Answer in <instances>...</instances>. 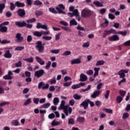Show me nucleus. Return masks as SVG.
<instances>
[{"instance_id":"4468645a","label":"nucleus","mask_w":130,"mask_h":130,"mask_svg":"<svg viewBox=\"0 0 130 130\" xmlns=\"http://www.w3.org/2000/svg\"><path fill=\"white\" fill-rule=\"evenodd\" d=\"M15 25L18 26V27H25L26 26V22L23 21L22 22L21 21H16Z\"/></svg>"},{"instance_id":"5701e85b","label":"nucleus","mask_w":130,"mask_h":130,"mask_svg":"<svg viewBox=\"0 0 130 130\" xmlns=\"http://www.w3.org/2000/svg\"><path fill=\"white\" fill-rule=\"evenodd\" d=\"M4 57H6V58H11V57H12V54L10 53L9 50H7L6 51L4 54Z\"/></svg>"},{"instance_id":"f704fd0d","label":"nucleus","mask_w":130,"mask_h":130,"mask_svg":"<svg viewBox=\"0 0 130 130\" xmlns=\"http://www.w3.org/2000/svg\"><path fill=\"white\" fill-rule=\"evenodd\" d=\"M73 98H74L75 100H80L82 96L81 95H79L78 94H75L73 95Z\"/></svg>"},{"instance_id":"c9c22d12","label":"nucleus","mask_w":130,"mask_h":130,"mask_svg":"<svg viewBox=\"0 0 130 130\" xmlns=\"http://www.w3.org/2000/svg\"><path fill=\"white\" fill-rule=\"evenodd\" d=\"M34 5L35 6H42V2H40L39 0H37L34 2Z\"/></svg>"},{"instance_id":"4be33fe9","label":"nucleus","mask_w":130,"mask_h":130,"mask_svg":"<svg viewBox=\"0 0 130 130\" xmlns=\"http://www.w3.org/2000/svg\"><path fill=\"white\" fill-rule=\"evenodd\" d=\"M23 60H24V61H26V62H29V63H31L34 61V59H33V57H30L29 58H23Z\"/></svg>"},{"instance_id":"bf43d9fd","label":"nucleus","mask_w":130,"mask_h":130,"mask_svg":"<svg viewBox=\"0 0 130 130\" xmlns=\"http://www.w3.org/2000/svg\"><path fill=\"white\" fill-rule=\"evenodd\" d=\"M51 65V62H50V61H49L47 62V65L45 66V69H46V70H49V68H50Z\"/></svg>"},{"instance_id":"680f3d73","label":"nucleus","mask_w":130,"mask_h":130,"mask_svg":"<svg viewBox=\"0 0 130 130\" xmlns=\"http://www.w3.org/2000/svg\"><path fill=\"white\" fill-rule=\"evenodd\" d=\"M93 73L94 72H93V70H89L86 72V74L88 76H93Z\"/></svg>"},{"instance_id":"8fccbe9b","label":"nucleus","mask_w":130,"mask_h":130,"mask_svg":"<svg viewBox=\"0 0 130 130\" xmlns=\"http://www.w3.org/2000/svg\"><path fill=\"white\" fill-rule=\"evenodd\" d=\"M42 15H43V12L41 11H37L36 12V15L37 17H39V16H42Z\"/></svg>"},{"instance_id":"a211bd4d","label":"nucleus","mask_w":130,"mask_h":130,"mask_svg":"<svg viewBox=\"0 0 130 130\" xmlns=\"http://www.w3.org/2000/svg\"><path fill=\"white\" fill-rule=\"evenodd\" d=\"M10 123L13 126H18L19 125V121L18 119L13 120Z\"/></svg>"},{"instance_id":"a18cd8bd","label":"nucleus","mask_w":130,"mask_h":130,"mask_svg":"<svg viewBox=\"0 0 130 130\" xmlns=\"http://www.w3.org/2000/svg\"><path fill=\"white\" fill-rule=\"evenodd\" d=\"M103 110L104 111H105L106 113H113V111L111 109H105Z\"/></svg>"},{"instance_id":"0e129e2a","label":"nucleus","mask_w":130,"mask_h":130,"mask_svg":"<svg viewBox=\"0 0 130 130\" xmlns=\"http://www.w3.org/2000/svg\"><path fill=\"white\" fill-rule=\"evenodd\" d=\"M73 15L75 16L80 15V13H79V11L78 10V9H75L73 11Z\"/></svg>"},{"instance_id":"0eeeda50","label":"nucleus","mask_w":130,"mask_h":130,"mask_svg":"<svg viewBox=\"0 0 130 130\" xmlns=\"http://www.w3.org/2000/svg\"><path fill=\"white\" fill-rule=\"evenodd\" d=\"M15 38L17 43H22V42H24V37L22 36L21 33H17L15 36Z\"/></svg>"},{"instance_id":"2f4dec72","label":"nucleus","mask_w":130,"mask_h":130,"mask_svg":"<svg viewBox=\"0 0 130 130\" xmlns=\"http://www.w3.org/2000/svg\"><path fill=\"white\" fill-rule=\"evenodd\" d=\"M53 102L54 105H58V103H59V99H58V98H54Z\"/></svg>"},{"instance_id":"6ab92c4d","label":"nucleus","mask_w":130,"mask_h":130,"mask_svg":"<svg viewBox=\"0 0 130 130\" xmlns=\"http://www.w3.org/2000/svg\"><path fill=\"white\" fill-rule=\"evenodd\" d=\"M72 64H79L81 63V59H75L71 61Z\"/></svg>"},{"instance_id":"f257e3e1","label":"nucleus","mask_w":130,"mask_h":130,"mask_svg":"<svg viewBox=\"0 0 130 130\" xmlns=\"http://www.w3.org/2000/svg\"><path fill=\"white\" fill-rule=\"evenodd\" d=\"M58 110H63L66 116H69L70 114H72L73 112V108L70 107V105H66V101H62L59 107L58 108Z\"/></svg>"},{"instance_id":"37998d69","label":"nucleus","mask_w":130,"mask_h":130,"mask_svg":"<svg viewBox=\"0 0 130 130\" xmlns=\"http://www.w3.org/2000/svg\"><path fill=\"white\" fill-rule=\"evenodd\" d=\"M61 35V32H58L55 35V40L56 41H57V40H59Z\"/></svg>"},{"instance_id":"7c9ffc66","label":"nucleus","mask_w":130,"mask_h":130,"mask_svg":"<svg viewBox=\"0 0 130 130\" xmlns=\"http://www.w3.org/2000/svg\"><path fill=\"white\" fill-rule=\"evenodd\" d=\"M50 103H47L41 106L40 108H48V107H50Z\"/></svg>"},{"instance_id":"864d4df0","label":"nucleus","mask_w":130,"mask_h":130,"mask_svg":"<svg viewBox=\"0 0 130 130\" xmlns=\"http://www.w3.org/2000/svg\"><path fill=\"white\" fill-rule=\"evenodd\" d=\"M119 93L121 96H122V97H124V95H125V94H126V91L122 90H120Z\"/></svg>"},{"instance_id":"de8ad7c7","label":"nucleus","mask_w":130,"mask_h":130,"mask_svg":"<svg viewBox=\"0 0 130 130\" xmlns=\"http://www.w3.org/2000/svg\"><path fill=\"white\" fill-rule=\"evenodd\" d=\"M70 54H72V52L70 51H66L62 54L63 56H68V55H70Z\"/></svg>"},{"instance_id":"09e8293b","label":"nucleus","mask_w":130,"mask_h":130,"mask_svg":"<svg viewBox=\"0 0 130 130\" xmlns=\"http://www.w3.org/2000/svg\"><path fill=\"white\" fill-rule=\"evenodd\" d=\"M51 53H54L55 54H57L59 52V49H52L50 50Z\"/></svg>"},{"instance_id":"ea45409f","label":"nucleus","mask_w":130,"mask_h":130,"mask_svg":"<svg viewBox=\"0 0 130 130\" xmlns=\"http://www.w3.org/2000/svg\"><path fill=\"white\" fill-rule=\"evenodd\" d=\"M15 67L16 68H21V67H22V61H18L17 62L15 63Z\"/></svg>"},{"instance_id":"473e14b6","label":"nucleus","mask_w":130,"mask_h":130,"mask_svg":"<svg viewBox=\"0 0 130 130\" xmlns=\"http://www.w3.org/2000/svg\"><path fill=\"white\" fill-rule=\"evenodd\" d=\"M49 11L50 13H52V14H57V12H58L56 11L55 8H49Z\"/></svg>"},{"instance_id":"5fc2aeb1","label":"nucleus","mask_w":130,"mask_h":130,"mask_svg":"<svg viewBox=\"0 0 130 130\" xmlns=\"http://www.w3.org/2000/svg\"><path fill=\"white\" fill-rule=\"evenodd\" d=\"M3 79L4 80H12L13 79V77L9 76L8 75H5L3 77Z\"/></svg>"},{"instance_id":"20e7f679","label":"nucleus","mask_w":130,"mask_h":130,"mask_svg":"<svg viewBox=\"0 0 130 130\" xmlns=\"http://www.w3.org/2000/svg\"><path fill=\"white\" fill-rule=\"evenodd\" d=\"M116 34V31L115 29H111L109 30L106 29L104 30L103 37V38H105L107 36V35H110V34Z\"/></svg>"},{"instance_id":"f3484780","label":"nucleus","mask_w":130,"mask_h":130,"mask_svg":"<svg viewBox=\"0 0 130 130\" xmlns=\"http://www.w3.org/2000/svg\"><path fill=\"white\" fill-rule=\"evenodd\" d=\"M100 94V91H95L92 94H91V98H96V97H99Z\"/></svg>"},{"instance_id":"c85d7f7f","label":"nucleus","mask_w":130,"mask_h":130,"mask_svg":"<svg viewBox=\"0 0 130 130\" xmlns=\"http://www.w3.org/2000/svg\"><path fill=\"white\" fill-rule=\"evenodd\" d=\"M49 82L51 85L55 84L56 83V78L55 77H54L49 80Z\"/></svg>"},{"instance_id":"603ef678","label":"nucleus","mask_w":130,"mask_h":130,"mask_svg":"<svg viewBox=\"0 0 130 130\" xmlns=\"http://www.w3.org/2000/svg\"><path fill=\"white\" fill-rule=\"evenodd\" d=\"M71 88H72V89H73V90H75V89H79V88H80V86L79 85V84H73V85H72Z\"/></svg>"},{"instance_id":"f8f14e48","label":"nucleus","mask_w":130,"mask_h":130,"mask_svg":"<svg viewBox=\"0 0 130 130\" xmlns=\"http://www.w3.org/2000/svg\"><path fill=\"white\" fill-rule=\"evenodd\" d=\"M36 59L41 66H44V64L45 63V61L42 59V58H40L39 56H36Z\"/></svg>"},{"instance_id":"3c124183","label":"nucleus","mask_w":130,"mask_h":130,"mask_svg":"<svg viewBox=\"0 0 130 130\" xmlns=\"http://www.w3.org/2000/svg\"><path fill=\"white\" fill-rule=\"evenodd\" d=\"M123 99L121 96H118L116 98V101H117V103H120V102H121V101H122Z\"/></svg>"},{"instance_id":"4c0bfd02","label":"nucleus","mask_w":130,"mask_h":130,"mask_svg":"<svg viewBox=\"0 0 130 130\" xmlns=\"http://www.w3.org/2000/svg\"><path fill=\"white\" fill-rule=\"evenodd\" d=\"M61 28L64 31H67V32H72V29L70 28V27L61 26Z\"/></svg>"},{"instance_id":"b1692460","label":"nucleus","mask_w":130,"mask_h":130,"mask_svg":"<svg viewBox=\"0 0 130 130\" xmlns=\"http://www.w3.org/2000/svg\"><path fill=\"white\" fill-rule=\"evenodd\" d=\"M34 36H36V37H41L42 36V31H36L33 33Z\"/></svg>"},{"instance_id":"58836bf2","label":"nucleus","mask_w":130,"mask_h":130,"mask_svg":"<svg viewBox=\"0 0 130 130\" xmlns=\"http://www.w3.org/2000/svg\"><path fill=\"white\" fill-rule=\"evenodd\" d=\"M5 8H6V5H5V4H0V13H1V14L3 13V10H4V9H5Z\"/></svg>"},{"instance_id":"2eb2a0df","label":"nucleus","mask_w":130,"mask_h":130,"mask_svg":"<svg viewBox=\"0 0 130 130\" xmlns=\"http://www.w3.org/2000/svg\"><path fill=\"white\" fill-rule=\"evenodd\" d=\"M80 78L79 81L80 82H85V81H87V79H88V77L84 74H81L80 76Z\"/></svg>"},{"instance_id":"412c9836","label":"nucleus","mask_w":130,"mask_h":130,"mask_svg":"<svg viewBox=\"0 0 130 130\" xmlns=\"http://www.w3.org/2000/svg\"><path fill=\"white\" fill-rule=\"evenodd\" d=\"M93 5H94V6H96V7H98V8H101L102 7H104L103 4H102V3L99 2V1L93 2Z\"/></svg>"},{"instance_id":"c03bdc74","label":"nucleus","mask_w":130,"mask_h":130,"mask_svg":"<svg viewBox=\"0 0 130 130\" xmlns=\"http://www.w3.org/2000/svg\"><path fill=\"white\" fill-rule=\"evenodd\" d=\"M49 34H50V31L49 30H47L46 31L42 30V35L46 36L47 35H49Z\"/></svg>"},{"instance_id":"052dcab7","label":"nucleus","mask_w":130,"mask_h":130,"mask_svg":"<svg viewBox=\"0 0 130 130\" xmlns=\"http://www.w3.org/2000/svg\"><path fill=\"white\" fill-rule=\"evenodd\" d=\"M129 116V114H128L127 112L124 113L122 116V118H123V119H126V118H127V117Z\"/></svg>"},{"instance_id":"e433bc0d","label":"nucleus","mask_w":130,"mask_h":130,"mask_svg":"<svg viewBox=\"0 0 130 130\" xmlns=\"http://www.w3.org/2000/svg\"><path fill=\"white\" fill-rule=\"evenodd\" d=\"M10 9L11 11H14L15 9H16V5L14 4L13 2L10 3Z\"/></svg>"},{"instance_id":"774afa93","label":"nucleus","mask_w":130,"mask_h":130,"mask_svg":"<svg viewBox=\"0 0 130 130\" xmlns=\"http://www.w3.org/2000/svg\"><path fill=\"white\" fill-rule=\"evenodd\" d=\"M10 102H4L0 104V106H5V105H9Z\"/></svg>"},{"instance_id":"dca6fc26","label":"nucleus","mask_w":130,"mask_h":130,"mask_svg":"<svg viewBox=\"0 0 130 130\" xmlns=\"http://www.w3.org/2000/svg\"><path fill=\"white\" fill-rule=\"evenodd\" d=\"M0 32H2V33H6V32H8V27L0 24Z\"/></svg>"},{"instance_id":"bb28decb","label":"nucleus","mask_w":130,"mask_h":130,"mask_svg":"<svg viewBox=\"0 0 130 130\" xmlns=\"http://www.w3.org/2000/svg\"><path fill=\"white\" fill-rule=\"evenodd\" d=\"M70 26H77L78 25V22L75 19H72L70 21Z\"/></svg>"},{"instance_id":"9d476101","label":"nucleus","mask_w":130,"mask_h":130,"mask_svg":"<svg viewBox=\"0 0 130 130\" xmlns=\"http://www.w3.org/2000/svg\"><path fill=\"white\" fill-rule=\"evenodd\" d=\"M17 15L20 17V18H25V15H26L25 10L23 9H19L17 11Z\"/></svg>"},{"instance_id":"f03ea898","label":"nucleus","mask_w":130,"mask_h":130,"mask_svg":"<svg viewBox=\"0 0 130 130\" xmlns=\"http://www.w3.org/2000/svg\"><path fill=\"white\" fill-rule=\"evenodd\" d=\"M92 14H93V11L89 9H84L82 10L81 16L83 18H89V17H91Z\"/></svg>"},{"instance_id":"e2e57ef3","label":"nucleus","mask_w":130,"mask_h":130,"mask_svg":"<svg viewBox=\"0 0 130 130\" xmlns=\"http://www.w3.org/2000/svg\"><path fill=\"white\" fill-rule=\"evenodd\" d=\"M33 102L35 104H38L39 103V98H34L33 99Z\"/></svg>"},{"instance_id":"423d86ee","label":"nucleus","mask_w":130,"mask_h":130,"mask_svg":"<svg viewBox=\"0 0 130 130\" xmlns=\"http://www.w3.org/2000/svg\"><path fill=\"white\" fill-rule=\"evenodd\" d=\"M45 71L43 69L38 70L35 72V77L37 78H41L43 75H45Z\"/></svg>"},{"instance_id":"a878e982","label":"nucleus","mask_w":130,"mask_h":130,"mask_svg":"<svg viewBox=\"0 0 130 130\" xmlns=\"http://www.w3.org/2000/svg\"><path fill=\"white\" fill-rule=\"evenodd\" d=\"M115 34H120V35H122V36H126L127 31L126 30H124V31H118V32H116Z\"/></svg>"},{"instance_id":"7ed1b4c3","label":"nucleus","mask_w":130,"mask_h":130,"mask_svg":"<svg viewBox=\"0 0 130 130\" xmlns=\"http://www.w3.org/2000/svg\"><path fill=\"white\" fill-rule=\"evenodd\" d=\"M36 44V48L37 50H38L40 53H43V52H44V46L42 45V41H37Z\"/></svg>"},{"instance_id":"49530a36","label":"nucleus","mask_w":130,"mask_h":130,"mask_svg":"<svg viewBox=\"0 0 130 130\" xmlns=\"http://www.w3.org/2000/svg\"><path fill=\"white\" fill-rule=\"evenodd\" d=\"M51 125H52V126H55L56 125H59V122L56 121L55 120H53L51 123Z\"/></svg>"},{"instance_id":"4d7b16f0","label":"nucleus","mask_w":130,"mask_h":130,"mask_svg":"<svg viewBox=\"0 0 130 130\" xmlns=\"http://www.w3.org/2000/svg\"><path fill=\"white\" fill-rule=\"evenodd\" d=\"M72 83L73 82L72 81H70L69 82H66L63 84V87H70V86H71V85H72Z\"/></svg>"},{"instance_id":"79ce46f5","label":"nucleus","mask_w":130,"mask_h":130,"mask_svg":"<svg viewBox=\"0 0 130 130\" xmlns=\"http://www.w3.org/2000/svg\"><path fill=\"white\" fill-rule=\"evenodd\" d=\"M78 122H84L85 121V118L84 117H79L77 118Z\"/></svg>"},{"instance_id":"1a4fd4ad","label":"nucleus","mask_w":130,"mask_h":130,"mask_svg":"<svg viewBox=\"0 0 130 130\" xmlns=\"http://www.w3.org/2000/svg\"><path fill=\"white\" fill-rule=\"evenodd\" d=\"M36 28L37 29H44L45 30H48V28L47 27V25L46 24L42 25L41 23L38 22L37 24Z\"/></svg>"},{"instance_id":"c756f323","label":"nucleus","mask_w":130,"mask_h":130,"mask_svg":"<svg viewBox=\"0 0 130 130\" xmlns=\"http://www.w3.org/2000/svg\"><path fill=\"white\" fill-rule=\"evenodd\" d=\"M31 102H32V100L31 99V98H28L24 102L23 105H25V106H27V105H29V104H30Z\"/></svg>"},{"instance_id":"72a5a7b5","label":"nucleus","mask_w":130,"mask_h":130,"mask_svg":"<svg viewBox=\"0 0 130 130\" xmlns=\"http://www.w3.org/2000/svg\"><path fill=\"white\" fill-rule=\"evenodd\" d=\"M103 64H104V61L103 60H98L95 63L96 67H98V66H103Z\"/></svg>"},{"instance_id":"6e6d98bb","label":"nucleus","mask_w":130,"mask_h":130,"mask_svg":"<svg viewBox=\"0 0 130 130\" xmlns=\"http://www.w3.org/2000/svg\"><path fill=\"white\" fill-rule=\"evenodd\" d=\"M109 19H110L111 20H114L115 19V16L114 15L109 13L108 14Z\"/></svg>"},{"instance_id":"13d9d810","label":"nucleus","mask_w":130,"mask_h":130,"mask_svg":"<svg viewBox=\"0 0 130 130\" xmlns=\"http://www.w3.org/2000/svg\"><path fill=\"white\" fill-rule=\"evenodd\" d=\"M11 43V41H8L7 40H3L1 41V44H8Z\"/></svg>"},{"instance_id":"6e6552de","label":"nucleus","mask_w":130,"mask_h":130,"mask_svg":"<svg viewBox=\"0 0 130 130\" xmlns=\"http://www.w3.org/2000/svg\"><path fill=\"white\" fill-rule=\"evenodd\" d=\"M128 73V70H121L118 73V75L120 76V78H123L125 77V74Z\"/></svg>"},{"instance_id":"9b49d317","label":"nucleus","mask_w":130,"mask_h":130,"mask_svg":"<svg viewBox=\"0 0 130 130\" xmlns=\"http://www.w3.org/2000/svg\"><path fill=\"white\" fill-rule=\"evenodd\" d=\"M89 101H90V100L87 99L84 101H83L81 104L80 106H83L84 108V109L86 110L88 108V106L89 105Z\"/></svg>"},{"instance_id":"338daca9","label":"nucleus","mask_w":130,"mask_h":130,"mask_svg":"<svg viewBox=\"0 0 130 130\" xmlns=\"http://www.w3.org/2000/svg\"><path fill=\"white\" fill-rule=\"evenodd\" d=\"M74 123H75V121L74 120V119L70 118L69 119L68 124H74Z\"/></svg>"},{"instance_id":"69168bd1","label":"nucleus","mask_w":130,"mask_h":130,"mask_svg":"<svg viewBox=\"0 0 130 130\" xmlns=\"http://www.w3.org/2000/svg\"><path fill=\"white\" fill-rule=\"evenodd\" d=\"M36 21L35 18H32L31 19H28L26 20L27 23H34Z\"/></svg>"},{"instance_id":"39448f33","label":"nucleus","mask_w":130,"mask_h":130,"mask_svg":"<svg viewBox=\"0 0 130 130\" xmlns=\"http://www.w3.org/2000/svg\"><path fill=\"white\" fill-rule=\"evenodd\" d=\"M58 6L59 7H56V10L57 11L58 13H59V14H63V15H66V12L62 11V10H64L66 9V7L64 6L63 4H59ZM60 9H62V10Z\"/></svg>"},{"instance_id":"cd10ccee","label":"nucleus","mask_w":130,"mask_h":130,"mask_svg":"<svg viewBox=\"0 0 130 130\" xmlns=\"http://www.w3.org/2000/svg\"><path fill=\"white\" fill-rule=\"evenodd\" d=\"M25 49L24 46H18L15 48V51H22Z\"/></svg>"},{"instance_id":"393cba45","label":"nucleus","mask_w":130,"mask_h":130,"mask_svg":"<svg viewBox=\"0 0 130 130\" xmlns=\"http://www.w3.org/2000/svg\"><path fill=\"white\" fill-rule=\"evenodd\" d=\"M94 73L93 74V77L95 78L97 77L99 74V71L100 70V68H94Z\"/></svg>"},{"instance_id":"ddd939ff","label":"nucleus","mask_w":130,"mask_h":130,"mask_svg":"<svg viewBox=\"0 0 130 130\" xmlns=\"http://www.w3.org/2000/svg\"><path fill=\"white\" fill-rule=\"evenodd\" d=\"M108 39L109 41H117L119 39V37L118 36L115 35L110 37Z\"/></svg>"},{"instance_id":"aec40b11","label":"nucleus","mask_w":130,"mask_h":130,"mask_svg":"<svg viewBox=\"0 0 130 130\" xmlns=\"http://www.w3.org/2000/svg\"><path fill=\"white\" fill-rule=\"evenodd\" d=\"M15 6L17 7V8H24V7H25V4L17 1L15 3Z\"/></svg>"},{"instance_id":"a19ab883","label":"nucleus","mask_w":130,"mask_h":130,"mask_svg":"<svg viewBox=\"0 0 130 130\" xmlns=\"http://www.w3.org/2000/svg\"><path fill=\"white\" fill-rule=\"evenodd\" d=\"M52 39V37H49V36H43L42 39H44V40H47V41H48L49 40H51Z\"/></svg>"}]
</instances>
